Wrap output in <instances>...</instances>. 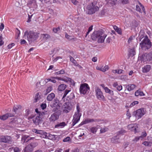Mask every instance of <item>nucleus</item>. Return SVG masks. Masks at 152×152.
I'll return each mask as SVG.
<instances>
[{
    "label": "nucleus",
    "instance_id": "nucleus-1",
    "mask_svg": "<svg viewBox=\"0 0 152 152\" xmlns=\"http://www.w3.org/2000/svg\"><path fill=\"white\" fill-rule=\"evenodd\" d=\"M152 43L147 35L140 44V47L143 50H146L150 49L152 46Z\"/></svg>",
    "mask_w": 152,
    "mask_h": 152
},
{
    "label": "nucleus",
    "instance_id": "nucleus-2",
    "mask_svg": "<svg viewBox=\"0 0 152 152\" xmlns=\"http://www.w3.org/2000/svg\"><path fill=\"white\" fill-rule=\"evenodd\" d=\"M38 34L37 33L34 32L33 31H26L24 33V36H27L28 40L30 44L37 39Z\"/></svg>",
    "mask_w": 152,
    "mask_h": 152
},
{
    "label": "nucleus",
    "instance_id": "nucleus-3",
    "mask_svg": "<svg viewBox=\"0 0 152 152\" xmlns=\"http://www.w3.org/2000/svg\"><path fill=\"white\" fill-rule=\"evenodd\" d=\"M61 105V104L57 99H55L50 104L51 107L53 108L52 110L53 112H55L59 110Z\"/></svg>",
    "mask_w": 152,
    "mask_h": 152
},
{
    "label": "nucleus",
    "instance_id": "nucleus-4",
    "mask_svg": "<svg viewBox=\"0 0 152 152\" xmlns=\"http://www.w3.org/2000/svg\"><path fill=\"white\" fill-rule=\"evenodd\" d=\"M90 88L88 85L86 83L81 84L80 88V92L83 95L87 94L89 91Z\"/></svg>",
    "mask_w": 152,
    "mask_h": 152
},
{
    "label": "nucleus",
    "instance_id": "nucleus-5",
    "mask_svg": "<svg viewBox=\"0 0 152 152\" xmlns=\"http://www.w3.org/2000/svg\"><path fill=\"white\" fill-rule=\"evenodd\" d=\"M88 13L89 14H92L95 13L99 10V7L92 3L91 4L88 5L87 7Z\"/></svg>",
    "mask_w": 152,
    "mask_h": 152
},
{
    "label": "nucleus",
    "instance_id": "nucleus-6",
    "mask_svg": "<svg viewBox=\"0 0 152 152\" xmlns=\"http://www.w3.org/2000/svg\"><path fill=\"white\" fill-rule=\"evenodd\" d=\"M146 112V110L144 108H141L134 112L133 115H134L136 118L138 119L141 118L145 114Z\"/></svg>",
    "mask_w": 152,
    "mask_h": 152
},
{
    "label": "nucleus",
    "instance_id": "nucleus-7",
    "mask_svg": "<svg viewBox=\"0 0 152 152\" xmlns=\"http://www.w3.org/2000/svg\"><path fill=\"white\" fill-rule=\"evenodd\" d=\"M96 95L98 99L100 100H104V97L101 89L98 87L95 88Z\"/></svg>",
    "mask_w": 152,
    "mask_h": 152
},
{
    "label": "nucleus",
    "instance_id": "nucleus-8",
    "mask_svg": "<svg viewBox=\"0 0 152 152\" xmlns=\"http://www.w3.org/2000/svg\"><path fill=\"white\" fill-rule=\"evenodd\" d=\"M81 114L78 112H75L73 115V118L72 120V125L74 126L80 120Z\"/></svg>",
    "mask_w": 152,
    "mask_h": 152
},
{
    "label": "nucleus",
    "instance_id": "nucleus-9",
    "mask_svg": "<svg viewBox=\"0 0 152 152\" xmlns=\"http://www.w3.org/2000/svg\"><path fill=\"white\" fill-rule=\"evenodd\" d=\"M59 115L57 112H55L52 114L49 118V119L50 122H54L58 119Z\"/></svg>",
    "mask_w": 152,
    "mask_h": 152
},
{
    "label": "nucleus",
    "instance_id": "nucleus-10",
    "mask_svg": "<svg viewBox=\"0 0 152 152\" xmlns=\"http://www.w3.org/2000/svg\"><path fill=\"white\" fill-rule=\"evenodd\" d=\"M102 32L101 31H95L93 32L91 36V37L93 40H96L102 35Z\"/></svg>",
    "mask_w": 152,
    "mask_h": 152
},
{
    "label": "nucleus",
    "instance_id": "nucleus-11",
    "mask_svg": "<svg viewBox=\"0 0 152 152\" xmlns=\"http://www.w3.org/2000/svg\"><path fill=\"white\" fill-rule=\"evenodd\" d=\"M11 140V137L8 136H3L0 137V141L4 142L10 143Z\"/></svg>",
    "mask_w": 152,
    "mask_h": 152
},
{
    "label": "nucleus",
    "instance_id": "nucleus-12",
    "mask_svg": "<svg viewBox=\"0 0 152 152\" xmlns=\"http://www.w3.org/2000/svg\"><path fill=\"white\" fill-rule=\"evenodd\" d=\"M33 123L36 125H39L42 122V119H41L37 116L34 118L33 119Z\"/></svg>",
    "mask_w": 152,
    "mask_h": 152
},
{
    "label": "nucleus",
    "instance_id": "nucleus-13",
    "mask_svg": "<svg viewBox=\"0 0 152 152\" xmlns=\"http://www.w3.org/2000/svg\"><path fill=\"white\" fill-rule=\"evenodd\" d=\"M99 121L96 119H94L93 118H87L85 120L82 122L80 124L81 125H83L84 124H87L89 123H91L94 122H98Z\"/></svg>",
    "mask_w": 152,
    "mask_h": 152
},
{
    "label": "nucleus",
    "instance_id": "nucleus-14",
    "mask_svg": "<svg viewBox=\"0 0 152 152\" xmlns=\"http://www.w3.org/2000/svg\"><path fill=\"white\" fill-rule=\"evenodd\" d=\"M65 105H64V107L65 108L64 111L65 113H68L69 111L71 110L72 108L71 104L70 103H65Z\"/></svg>",
    "mask_w": 152,
    "mask_h": 152
},
{
    "label": "nucleus",
    "instance_id": "nucleus-15",
    "mask_svg": "<svg viewBox=\"0 0 152 152\" xmlns=\"http://www.w3.org/2000/svg\"><path fill=\"white\" fill-rule=\"evenodd\" d=\"M111 142L113 143L118 144L120 143V141L119 140V135H117L114 136L111 138Z\"/></svg>",
    "mask_w": 152,
    "mask_h": 152
},
{
    "label": "nucleus",
    "instance_id": "nucleus-16",
    "mask_svg": "<svg viewBox=\"0 0 152 152\" xmlns=\"http://www.w3.org/2000/svg\"><path fill=\"white\" fill-rule=\"evenodd\" d=\"M14 116V114L10 113H7L2 116H0V119L2 120H5L9 117H12Z\"/></svg>",
    "mask_w": 152,
    "mask_h": 152
},
{
    "label": "nucleus",
    "instance_id": "nucleus-17",
    "mask_svg": "<svg viewBox=\"0 0 152 152\" xmlns=\"http://www.w3.org/2000/svg\"><path fill=\"white\" fill-rule=\"evenodd\" d=\"M142 58L143 60H145V61H150L152 60V57L151 56V53H150L146 55L144 54L142 55Z\"/></svg>",
    "mask_w": 152,
    "mask_h": 152
},
{
    "label": "nucleus",
    "instance_id": "nucleus-18",
    "mask_svg": "<svg viewBox=\"0 0 152 152\" xmlns=\"http://www.w3.org/2000/svg\"><path fill=\"white\" fill-rule=\"evenodd\" d=\"M128 128L134 132L135 133L137 132L138 128L136 126H134L133 124H130L127 126Z\"/></svg>",
    "mask_w": 152,
    "mask_h": 152
},
{
    "label": "nucleus",
    "instance_id": "nucleus-19",
    "mask_svg": "<svg viewBox=\"0 0 152 152\" xmlns=\"http://www.w3.org/2000/svg\"><path fill=\"white\" fill-rule=\"evenodd\" d=\"M34 138V137H29L28 136L24 135L23 137L21 140L23 143H24L27 142L29 140Z\"/></svg>",
    "mask_w": 152,
    "mask_h": 152
},
{
    "label": "nucleus",
    "instance_id": "nucleus-20",
    "mask_svg": "<svg viewBox=\"0 0 152 152\" xmlns=\"http://www.w3.org/2000/svg\"><path fill=\"white\" fill-rule=\"evenodd\" d=\"M106 36L105 34H104L102 32V35L100 36L99 37L98 39V42L102 43L104 42V39Z\"/></svg>",
    "mask_w": 152,
    "mask_h": 152
},
{
    "label": "nucleus",
    "instance_id": "nucleus-21",
    "mask_svg": "<svg viewBox=\"0 0 152 152\" xmlns=\"http://www.w3.org/2000/svg\"><path fill=\"white\" fill-rule=\"evenodd\" d=\"M66 125L65 122H62L61 123H58L57 124L55 125V128H61L64 127Z\"/></svg>",
    "mask_w": 152,
    "mask_h": 152
},
{
    "label": "nucleus",
    "instance_id": "nucleus-22",
    "mask_svg": "<svg viewBox=\"0 0 152 152\" xmlns=\"http://www.w3.org/2000/svg\"><path fill=\"white\" fill-rule=\"evenodd\" d=\"M136 87V86L134 84H128L126 86V88L129 91L133 90Z\"/></svg>",
    "mask_w": 152,
    "mask_h": 152
},
{
    "label": "nucleus",
    "instance_id": "nucleus-23",
    "mask_svg": "<svg viewBox=\"0 0 152 152\" xmlns=\"http://www.w3.org/2000/svg\"><path fill=\"white\" fill-rule=\"evenodd\" d=\"M55 94L53 93H51L48 95L47 99L48 101H51L55 97Z\"/></svg>",
    "mask_w": 152,
    "mask_h": 152
},
{
    "label": "nucleus",
    "instance_id": "nucleus-24",
    "mask_svg": "<svg viewBox=\"0 0 152 152\" xmlns=\"http://www.w3.org/2000/svg\"><path fill=\"white\" fill-rule=\"evenodd\" d=\"M151 66L149 65H147L142 68L143 72L146 73L148 72L151 69Z\"/></svg>",
    "mask_w": 152,
    "mask_h": 152
},
{
    "label": "nucleus",
    "instance_id": "nucleus-25",
    "mask_svg": "<svg viewBox=\"0 0 152 152\" xmlns=\"http://www.w3.org/2000/svg\"><path fill=\"white\" fill-rule=\"evenodd\" d=\"M33 148L30 144L27 145L25 148L24 151L25 152H29L32 151L33 150Z\"/></svg>",
    "mask_w": 152,
    "mask_h": 152
},
{
    "label": "nucleus",
    "instance_id": "nucleus-26",
    "mask_svg": "<svg viewBox=\"0 0 152 152\" xmlns=\"http://www.w3.org/2000/svg\"><path fill=\"white\" fill-rule=\"evenodd\" d=\"M144 34L143 32L140 31L138 37L137 38V40L140 41L142 38L144 39L145 36H144Z\"/></svg>",
    "mask_w": 152,
    "mask_h": 152
},
{
    "label": "nucleus",
    "instance_id": "nucleus-27",
    "mask_svg": "<svg viewBox=\"0 0 152 152\" xmlns=\"http://www.w3.org/2000/svg\"><path fill=\"white\" fill-rule=\"evenodd\" d=\"M135 95L136 96H144L145 94L143 92L141 91L140 90H138L135 92Z\"/></svg>",
    "mask_w": 152,
    "mask_h": 152
},
{
    "label": "nucleus",
    "instance_id": "nucleus-28",
    "mask_svg": "<svg viewBox=\"0 0 152 152\" xmlns=\"http://www.w3.org/2000/svg\"><path fill=\"white\" fill-rule=\"evenodd\" d=\"M28 4H30L31 6H33L34 7H36L37 6L35 0H31L29 1Z\"/></svg>",
    "mask_w": 152,
    "mask_h": 152
},
{
    "label": "nucleus",
    "instance_id": "nucleus-29",
    "mask_svg": "<svg viewBox=\"0 0 152 152\" xmlns=\"http://www.w3.org/2000/svg\"><path fill=\"white\" fill-rule=\"evenodd\" d=\"M66 88V85L62 84L59 85L58 88V90L59 91H62L64 90Z\"/></svg>",
    "mask_w": 152,
    "mask_h": 152
},
{
    "label": "nucleus",
    "instance_id": "nucleus-30",
    "mask_svg": "<svg viewBox=\"0 0 152 152\" xmlns=\"http://www.w3.org/2000/svg\"><path fill=\"white\" fill-rule=\"evenodd\" d=\"M32 131L35 133L37 134H40L42 133H43V131L42 130H37L36 129H34L32 130Z\"/></svg>",
    "mask_w": 152,
    "mask_h": 152
},
{
    "label": "nucleus",
    "instance_id": "nucleus-31",
    "mask_svg": "<svg viewBox=\"0 0 152 152\" xmlns=\"http://www.w3.org/2000/svg\"><path fill=\"white\" fill-rule=\"evenodd\" d=\"M135 52L134 48H132L130 49L129 53V56H130L132 57L135 55Z\"/></svg>",
    "mask_w": 152,
    "mask_h": 152
},
{
    "label": "nucleus",
    "instance_id": "nucleus-32",
    "mask_svg": "<svg viewBox=\"0 0 152 152\" xmlns=\"http://www.w3.org/2000/svg\"><path fill=\"white\" fill-rule=\"evenodd\" d=\"M104 90L106 92L108 93L111 95H113V91L109 89L107 87L105 88Z\"/></svg>",
    "mask_w": 152,
    "mask_h": 152
},
{
    "label": "nucleus",
    "instance_id": "nucleus-33",
    "mask_svg": "<svg viewBox=\"0 0 152 152\" xmlns=\"http://www.w3.org/2000/svg\"><path fill=\"white\" fill-rule=\"evenodd\" d=\"M42 133L40 134L41 135L40 136V137L43 138H47L48 133H47L46 132H44V131H43V133Z\"/></svg>",
    "mask_w": 152,
    "mask_h": 152
},
{
    "label": "nucleus",
    "instance_id": "nucleus-34",
    "mask_svg": "<svg viewBox=\"0 0 152 152\" xmlns=\"http://www.w3.org/2000/svg\"><path fill=\"white\" fill-rule=\"evenodd\" d=\"M48 138L50 140H55V135H52L50 133H48Z\"/></svg>",
    "mask_w": 152,
    "mask_h": 152
},
{
    "label": "nucleus",
    "instance_id": "nucleus-35",
    "mask_svg": "<svg viewBox=\"0 0 152 152\" xmlns=\"http://www.w3.org/2000/svg\"><path fill=\"white\" fill-rule=\"evenodd\" d=\"M41 37L43 39H47L50 38L49 35L47 34H43L41 35Z\"/></svg>",
    "mask_w": 152,
    "mask_h": 152
},
{
    "label": "nucleus",
    "instance_id": "nucleus-36",
    "mask_svg": "<svg viewBox=\"0 0 152 152\" xmlns=\"http://www.w3.org/2000/svg\"><path fill=\"white\" fill-rule=\"evenodd\" d=\"M21 106L20 105H17L16 106H14L13 108V111L16 113L17 110L20 109L21 108Z\"/></svg>",
    "mask_w": 152,
    "mask_h": 152
},
{
    "label": "nucleus",
    "instance_id": "nucleus-37",
    "mask_svg": "<svg viewBox=\"0 0 152 152\" xmlns=\"http://www.w3.org/2000/svg\"><path fill=\"white\" fill-rule=\"evenodd\" d=\"M53 90V87L52 86H50L47 88L46 90V92L45 94H47L49 93L50 91Z\"/></svg>",
    "mask_w": 152,
    "mask_h": 152
},
{
    "label": "nucleus",
    "instance_id": "nucleus-38",
    "mask_svg": "<svg viewBox=\"0 0 152 152\" xmlns=\"http://www.w3.org/2000/svg\"><path fill=\"white\" fill-rule=\"evenodd\" d=\"M114 28L118 34H121L122 32L121 29L118 28L117 26H115L114 27Z\"/></svg>",
    "mask_w": 152,
    "mask_h": 152
},
{
    "label": "nucleus",
    "instance_id": "nucleus-39",
    "mask_svg": "<svg viewBox=\"0 0 152 152\" xmlns=\"http://www.w3.org/2000/svg\"><path fill=\"white\" fill-rule=\"evenodd\" d=\"M61 80L64 81L66 82H68V81L72 82V79L71 78H68L66 77L62 78V79H61Z\"/></svg>",
    "mask_w": 152,
    "mask_h": 152
},
{
    "label": "nucleus",
    "instance_id": "nucleus-40",
    "mask_svg": "<svg viewBox=\"0 0 152 152\" xmlns=\"http://www.w3.org/2000/svg\"><path fill=\"white\" fill-rule=\"evenodd\" d=\"M40 96L39 93H37L35 96L34 102H36L38 100H39L41 98Z\"/></svg>",
    "mask_w": 152,
    "mask_h": 152
},
{
    "label": "nucleus",
    "instance_id": "nucleus-41",
    "mask_svg": "<svg viewBox=\"0 0 152 152\" xmlns=\"http://www.w3.org/2000/svg\"><path fill=\"white\" fill-rule=\"evenodd\" d=\"M97 130V128L96 127H92L91 128L90 131L91 132L94 134L96 132Z\"/></svg>",
    "mask_w": 152,
    "mask_h": 152
},
{
    "label": "nucleus",
    "instance_id": "nucleus-42",
    "mask_svg": "<svg viewBox=\"0 0 152 152\" xmlns=\"http://www.w3.org/2000/svg\"><path fill=\"white\" fill-rule=\"evenodd\" d=\"M123 70L122 69L114 70L113 71V72L114 73L121 74L123 73Z\"/></svg>",
    "mask_w": 152,
    "mask_h": 152
},
{
    "label": "nucleus",
    "instance_id": "nucleus-43",
    "mask_svg": "<svg viewBox=\"0 0 152 152\" xmlns=\"http://www.w3.org/2000/svg\"><path fill=\"white\" fill-rule=\"evenodd\" d=\"M75 97V96L73 93H71L69 95L67 96V98L69 99V100H71L74 99Z\"/></svg>",
    "mask_w": 152,
    "mask_h": 152
},
{
    "label": "nucleus",
    "instance_id": "nucleus-44",
    "mask_svg": "<svg viewBox=\"0 0 152 152\" xmlns=\"http://www.w3.org/2000/svg\"><path fill=\"white\" fill-rule=\"evenodd\" d=\"M142 144L145 146H151L152 145V143L150 142L145 141L143 142Z\"/></svg>",
    "mask_w": 152,
    "mask_h": 152
},
{
    "label": "nucleus",
    "instance_id": "nucleus-45",
    "mask_svg": "<svg viewBox=\"0 0 152 152\" xmlns=\"http://www.w3.org/2000/svg\"><path fill=\"white\" fill-rule=\"evenodd\" d=\"M45 114L44 112H39V113L37 115V116L39 117V118H40L41 119H42V118L44 117Z\"/></svg>",
    "mask_w": 152,
    "mask_h": 152
},
{
    "label": "nucleus",
    "instance_id": "nucleus-46",
    "mask_svg": "<svg viewBox=\"0 0 152 152\" xmlns=\"http://www.w3.org/2000/svg\"><path fill=\"white\" fill-rule=\"evenodd\" d=\"M69 57L70 58V61L72 62L74 64H77L76 61L75 60L74 58L71 56H69Z\"/></svg>",
    "mask_w": 152,
    "mask_h": 152
},
{
    "label": "nucleus",
    "instance_id": "nucleus-47",
    "mask_svg": "<svg viewBox=\"0 0 152 152\" xmlns=\"http://www.w3.org/2000/svg\"><path fill=\"white\" fill-rule=\"evenodd\" d=\"M30 145L33 148L38 145V143L37 142H33L31 143Z\"/></svg>",
    "mask_w": 152,
    "mask_h": 152
},
{
    "label": "nucleus",
    "instance_id": "nucleus-48",
    "mask_svg": "<svg viewBox=\"0 0 152 152\" xmlns=\"http://www.w3.org/2000/svg\"><path fill=\"white\" fill-rule=\"evenodd\" d=\"M60 30V28L59 27H58L56 28H54L53 29V31L56 33H57Z\"/></svg>",
    "mask_w": 152,
    "mask_h": 152
},
{
    "label": "nucleus",
    "instance_id": "nucleus-49",
    "mask_svg": "<svg viewBox=\"0 0 152 152\" xmlns=\"http://www.w3.org/2000/svg\"><path fill=\"white\" fill-rule=\"evenodd\" d=\"M70 91L68 90H66L65 91H64V93L62 97V99H63L65 97H66V95Z\"/></svg>",
    "mask_w": 152,
    "mask_h": 152
},
{
    "label": "nucleus",
    "instance_id": "nucleus-50",
    "mask_svg": "<svg viewBox=\"0 0 152 152\" xmlns=\"http://www.w3.org/2000/svg\"><path fill=\"white\" fill-rule=\"evenodd\" d=\"M65 37L69 40H71L73 39V37L71 36L68 35L66 34L65 35Z\"/></svg>",
    "mask_w": 152,
    "mask_h": 152
},
{
    "label": "nucleus",
    "instance_id": "nucleus-51",
    "mask_svg": "<svg viewBox=\"0 0 152 152\" xmlns=\"http://www.w3.org/2000/svg\"><path fill=\"white\" fill-rule=\"evenodd\" d=\"M109 69V68L108 66L106 65L103 68H102V71L103 72H105V71Z\"/></svg>",
    "mask_w": 152,
    "mask_h": 152
},
{
    "label": "nucleus",
    "instance_id": "nucleus-52",
    "mask_svg": "<svg viewBox=\"0 0 152 152\" xmlns=\"http://www.w3.org/2000/svg\"><path fill=\"white\" fill-rule=\"evenodd\" d=\"M147 136L146 132L145 131L143 132L142 133L141 135L140 136L141 138H142Z\"/></svg>",
    "mask_w": 152,
    "mask_h": 152
},
{
    "label": "nucleus",
    "instance_id": "nucleus-53",
    "mask_svg": "<svg viewBox=\"0 0 152 152\" xmlns=\"http://www.w3.org/2000/svg\"><path fill=\"white\" fill-rule=\"evenodd\" d=\"M71 2L75 5H77L79 4L78 1L76 0H71Z\"/></svg>",
    "mask_w": 152,
    "mask_h": 152
},
{
    "label": "nucleus",
    "instance_id": "nucleus-54",
    "mask_svg": "<svg viewBox=\"0 0 152 152\" xmlns=\"http://www.w3.org/2000/svg\"><path fill=\"white\" fill-rule=\"evenodd\" d=\"M140 7V6L139 4L138 5H137L136 6V10L138 11L139 12H141V10Z\"/></svg>",
    "mask_w": 152,
    "mask_h": 152
},
{
    "label": "nucleus",
    "instance_id": "nucleus-55",
    "mask_svg": "<svg viewBox=\"0 0 152 152\" xmlns=\"http://www.w3.org/2000/svg\"><path fill=\"white\" fill-rule=\"evenodd\" d=\"M120 2H121L123 4H125L128 3V0H119Z\"/></svg>",
    "mask_w": 152,
    "mask_h": 152
},
{
    "label": "nucleus",
    "instance_id": "nucleus-56",
    "mask_svg": "<svg viewBox=\"0 0 152 152\" xmlns=\"http://www.w3.org/2000/svg\"><path fill=\"white\" fill-rule=\"evenodd\" d=\"M138 4L140 6V7L141 8V9H142L143 11L145 12V8H144V7L143 6V5H142L141 4V3L139 2V1H138Z\"/></svg>",
    "mask_w": 152,
    "mask_h": 152
},
{
    "label": "nucleus",
    "instance_id": "nucleus-57",
    "mask_svg": "<svg viewBox=\"0 0 152 152\" xmlns=\"http://www.w3.org/2000/svg\"><path fill=\"white\" fill-rule=\"evenodd\" d=\"M2 35L1 34L0 36V46L4 44V42L2 41Z\"/></svg>",
    "mask_w": 152,
    "mask_h": 152
},
{
    "label": "nucleus",
    "instance_id": "nucleus-58",
    "mask_svg": "<svg viewBox=\"0 0 152 152\" xmlns=\"http://www.w3.org/2000/svg\"><path fill=\"white\" fill-rule=\"evenodd\" d=\"M70 140V138L69 137H67L65 138L63 140V141L64 142H66L69 141Z\"/></svg>",
    "mask_w": 152,
    "mask_h": 152
},
{
    "label": "nucleus",
    "instance_id": "nucleus-59",
    "mask_svg": "<svg viewBox=\"0 0 152 152\" xmlns=\"http://www.w3.org/2000/svg\"><path fill=\"white\" fill-rule=\"evenodd\" d=\"M127 78V75H122L121 77V80H126Z\"/></svg>",
    "mask_w": 152,
    "mask_h": 152
},
{
    "label": "nucleus",
    "instance_id": "nucleus-60",
    "mask_svg": "<svg viewBox=\"0 0 152 152\" xmlns=\"http://www.w3.org/2000/svg\"><path fill=\"white\" fill-rule=\"evenodd\" d=\"M41 107L42 109L43 110L46 108V104L45 103H43L41 105Z\"/></svg>",
    "mask_w": 152,
    "mask_h": 152
},
{
    "label": "nucleus",
    "instance_id": "nucleus-61",
    "mask_svg": "<svg viewBox=\"0 0 152 152\" xmlns=\"http://www.w3.org/2000/svg\"><path fill=\"white\" fill-rule=\"evenodd\" d=\"M76 107H77V111L76 112H78V113H80L79 112H80V106H79V103H77V104Z\"/></svg>",
    "mask_w": 152,
    "mask_h": 152
},
{
    "label": "nucleus",
    "instance_id": "nucleus-62",
    "mask_svg": "<svg viewBox=\"0 0 152 152\" xmlns=\"http://www.w3.org/2000/svg\"><path fill=\"white\" fill-rule=\"evenodd\" d=\"M118 91H120L122 89V86L121 85H119L116 88Z\"/></svg>",
    "mask_w": 152,
    "mask_h": 152
},
{
    "label": "nucleus",
    "instance_id": "nucleus-63",
    "mask_svg": "<svg viewBox=\"0 0 152 152\" xmlns=\"http://www.w3.org/2000/svg\"><path fill=\"white\" fill-rule=\"evenodd\" d=\"M125 132V131L124 130H121V131L118 132L117 135H118L119 134H122Z\"/></svg>",
    "mask_w": 152,
    "mask_h": 152
},
{
    "label": "nucleus",
    "instance_id": "nucleus-64",
    "mask_svg": "<svg viewBox=\"0 0 152 152\" xmlns=\"http://www.w3.org/2000/svg\"><path fill=\"white\" fill-rule=\"evenodd\" d=\"M14 152H20L19 149L17 147H15L14 148Z\"/></svg>",
    "mask_w": 152,
    "mask_h": 152
}]
</instances>
